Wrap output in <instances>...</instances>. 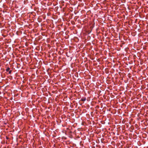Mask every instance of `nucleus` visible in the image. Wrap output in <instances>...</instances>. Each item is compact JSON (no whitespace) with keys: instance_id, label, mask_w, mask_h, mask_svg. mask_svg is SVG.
<instances>
[{"instance_id":"f257e3e1","label":"nucleus","mask_w":148,"mask_h":148,"mask_svg":"<svg viewBox=\"0 0 148 148\" xmlns=\"http://www.w3.org/2000/svg\"><path fill=\"white\" fill-rule=\"evenodd\" d=\"M86 100V98H82L81 99V101H84L85 100Z\"/></svg>"},{"instance_id":"f03ea898","label":"nucleus","mask_w":148,"mask_h":148,"mask_svg":"<svg viewBox=\"0 0 148 148\" xmlns=\"http://www.w3.org/2000/svg\"><path fill=\"white\" fill-rule=\"evenodd\" d=\"M10 70V69L9 68V67H8L6 69V71H9Z\"/></svg>"},{"instance_id":"7ed1b4c3","label":"nucleus","mask_w":148,"mask_h":148,"mask_svg":"<svg viewBox=\"0 0 148 148\" xmlns=\"http://www.w3.org/2000/svg\"><path fill=\"white\" fill-rule=\"evenodd\" d=\"M12 72V70H10L9 71V74H11Z\"/></svg>"},{"instance_id":"20e7f679","label":"nucleus","mask_w":148,"mask_h":148,"mask_svg":"<svg viewBox=\"0 0 148 148\" xmlns=\"http://www.w3.org/2000/svg\"><path fill=\"white\" fill-rule=\"evenodd\" d=\"M6 138L8 139H9V138L8 137H6Z\"/></svg>"}]
</instances>
